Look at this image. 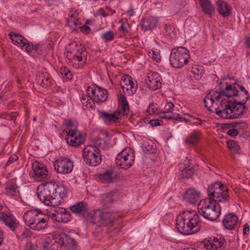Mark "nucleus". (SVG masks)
Instances as JSON below:
<instances>
[{"label":"nucleus","mask_w":250,"mask_h":250,"mask_svg":"<svg viewBox=\"0 0 250 250\" xmlns=\"http://www.w3.org/2000/svg\"><path fill=\"white\" fill-rule=\"evenodd\" d=\"M184 200L191 204H195L200 199V192L195 188L187 189L184 196Z\"/></svg>","instance_id":"23"},{"label":"nucleus","mask_w":250,"mask_h":250,"mask_svg":"<svg viewBox=\"0 0 250 250\" xmlns=\"http://www.w3.org/2000/svg\"><path fill=\"white\" fill-rule=\"evenodd\" d=\"M71 212L79 217H88L91 219L90 222L95 224L99 223L103 227L110 228L114 225L116 215L110 212L103 211L100 209L93 210L89 213L87 204L80 202L70 207Z\"/></svg>","instance_id":"2"},{"label":"nucleus","mask_w":250,"mask_h":250,"mask_svg":"<svg viewBox=\"0 0 250 250\" xmlns=\"http://www.w3.org/2000/svg\"><path fill=\"white\" fill-rule=\"evenodd\" d=\"M190 58L188 50L184 47L172 50L169 57L170 64L175 68H180L187 63Z\"/></svg>","instance_id":"7"},{"label":"nucleus","mask_w":250,"mask_h":250,"mask_svg":"<svg viewBox=\"0 0 250 250\" xmlns=\"http://www.w3.org/2000/svg\"><path fill=\"white\" fill-rule=\"evenodd\" d=\"M32 168L35 174L34 178L37 180L40 181L45 178L48 175L47 168L38 162L33 163Z\"/></svg>","instance_id":"19"},{"label":"nucleus","mask_w":250,"mask_h":250,"mask_svg":"<svg viewBox=\"0 0 250 250\" xmlns=\"http://www.w3.org/2000/svg\"><path fill=\"white\" fill-rule=\"evenodd\" d=\"M196 120H197V121L193 122L191 123V124L193 125H201L202 124V121L201 120H200L199 119H197Z\"/></svg>","instance_id":"64"},{"label":"nucleus","mask_w":250,"mask_h":250,"mask_svg":"<svg viewBox=\"0 0 250 250\" xmlns=\"http://www.w3.org/2000/svg\"><path fill=\"white\" fill-rule=\"evenodd\" d=\"M103 134L105 135L106 139H100L97 140L96 142V145L95 146L99 148H102L103 149H106L109 147V146L110 144L111 138L108 133L106 131L104 132Z\"/></svg>","instance_id":"34"},{"label":"nucleus","mask_w":250,"mask_h":250,"mask_svg":"<svg viewBox=\"0 0 250 250\" xmlns=\"http://www.w3.org/2000/svg\"><path fill=\"white\" fill-rule=\"evenodd\" d=\"M203 11L207 14L211 16L212 12L214 10V7L211 4L210 0H199Z\"/></svg>","instance_id":"35"},{"label":"nucleus","mask_w":250,"mask_h":250,"mask_svg":"<svg viewBox=\"0 0 250 250\" xmlns=\"http://www.w3.org/2000/svg\"><path fill=\"white\" fill-rule=\"evenodd\" d=\"M166 119H171L174 120H180V121H184L185 122H188V120H187L185 118L180 117L179 114H174L173 113H171L170 114L168 113V114L166 115Z\"/></svg>","instance_id":"43"},{"label":"nucleus","mask_w":250,"mask_h":250,"mask_svg":"<svg viewBox=\"0 0 250 250\" xmlns=\"http://www.w3.org/2000/svg\"><path fill=\"white\" fill-rule=\"evenodd\" d=\"M48 219V216L41 212L30 227L36 230L45 229L47 228Z\"/></svg>","instance_id":"16"},{"label":"nucleus","mask_w":250,"mask_h":250,"mask_svg":"<svg viewBox=\"0 0 250 250\" xmlns=\"http://www.w3.org/2000/svg\"><path fill=\"white\" fill-rule=\"evenodd\" d=\"M165 30L167 35L168 36L171 37L173 33V30L171 25L166 24L165 25Z\"/></svg>","instance_id":"53"},{"label":"nucleus","mask_w":250,"mask_h":250,"mask_svg":"<svg viewBox=\"0 0 250 250\" xmlns=\"http://www.w3.org/2000/svg\"><path fill=\"white\" fill-rule=\"evenodd\" d=\"M80 28L81 31L84 34H88L91 30L90 27L85 25L80 27Z\"/></svg>","instance_id":"58"},{"label":"nucleus","mask_w":250,"mask_h":250,"mask_svg":"<svg viewBox=\"0 0 250 250\" xmlns=\"http://www.w3.org/2000/svg\"><path fill=\"white\" fill-rule=\"evenodd\" d=\"M162 78L159 74L157 72H153L147 76L146 80V84L152 90H156L161 87Z\"/></svg>","instance_id":"14"},{"label":"nucleus","mask_w":250,"mask_h":250,"mask_svg":"<svg viewBox=\"0 0 250 250\" xmlns=\"http://www.w3.org/2000/svg\"><path fill=\"white\" fill-rule=\"evenodd\" d=\"M215 100H214V103H215ZM214 104V103H213ZM211 108H213L216 110V113L217 115L225 119H232L231 114H232V110L230 107V104L229 101L227 102L225 101L224 102L222 101L219 106L217 107L214 106L213 104V106L210 107V109L213 112V109Z\"/></svg>","instance_id":"12"},{"label":"nucleus","mask_w":250,"mask_h":250,"mask_svg":"<svg viewBox=\"0 0 250 250\" xmlns=\"http://www.w3.org/2000/svg\"><path fill=\"white\" fill-rule=\"evenodd\" d=\"M69 45L77 48L75 49L77 55L83 56V58L85 57L86 52L85 51V48L84 47L80 46L79 47H78V43L76 42H71L69 44Z\"/></svg>","instance_id":"41"},{"label":"nucleus","mask_w":250,"mask_h":250,"mask_svg":"<svg viewBox=\"0 0 250 250\" xmlns=\"http://www.w3.org/2000/svg\"><path fill=\"white\" fill-rule=\"evenodd\" d=\"M149 124L152 127H155L162 125L163 124V122L161 120L153 119L149 121Z\"/></svg>","instance_id":"51"},{"label":"nucleus","mask_w":250,"mask_h":250,"mask_svg":"<svg viewBox=\"0 0 250 250\" xmlns=\"http://www.w3.org/2000/svg\"><path fill=\"white\" fill-rule=\"evenodd\" d=\"M201 66H195L192 67L191 71L198 75H201L202 72V69Z\"/></svg>","instance_id":"56"},{"label":"nucleus","mask_w":250,"mask_h":250,"mask_svg":"<svg viewBox=\"0 0 250 250\" xmlns=\"http://www.w3.org/2000/svg\"><path fill=\"white\" fill-rule=\"evenodd\" d=\"M6 190L8 194L14 195L16 192L17 187L13 184H9L6 186Z\"/></svg>","instance_id":"47"},{"label":"nucleus","mask_w":250,"mask_h":250,"mask_svg":"<svg viewBox=\"0 0 250 250\" xmlns=\"http://www.w3.org/2000/svg\"><path fill=\"white\" fill-rule=\"evenodd\" d=\"M62 244L56 242L55 240V235L53 236L52 239V243L50 245V249L49 250H60L61 248Z\"/></svg>","instance_id":"46"},{"label":"nucleus","mask_w":250,"mask_h":250,"mask_svg":"<svg viewBox=\"0 0 250 250\" xmlns=\"http://www.w3.org/2000/svg\"><path fill=\"white\" fill-rule=\"evenodd\" d=\"M102 38L105 42L110 41L114 39V35L112 31H108L102 34Z\"/></svg>","instance_id":"44"},{"label":"nucleus","mask_w":250,"mask_h":250,"mask_svg":"<svg viewBox=\"0 0 250 250\" xmlns=\"http://www.w3.org/2000/svg\"><path fill=\"white\" fill-rule=\"evenodd\" d=\"M207 193L212 200H221L225 206H229V196L228 189L221 182H216L209 186Z\"/></svg>","instance_id":"6"},{"label":"nucleus","mask_w":250,"mask_h":250,"mask_svg":"<svg viewBox=\"0 0 250 250\" xmlns=\"http://www.w3.org/2000/svg\"><path fill=\"white\" fill-rule=\"evenodd\" d=\"M99 13L104 17H106L108 15V14L106 13L103 9H100L99 10Z\"/></svg>","instance_id":"61"},{"label":"nucleus","mask_w":250,"mask_h":250,"mask_svg":"<svg viewBox=\"0 0 250 250\" xmlns=\"http://www.w3.org/2000/svg\"><path fill=\"white\" fill-rule=\"evenodd\" d=\"M157 23V21L154 18H147L142 21L141 27L145 31L152 30L156 28Z\"/></svg>","instance_id":"31"},{"label":"nucleus","mask_w":250,"mask_h":250,"mask_svg":"<svg viewBox=\"0 0 250 250\" xmlns=\"http://www.w3.org/2000/svg\"><path fill=\"white\" fill-rule=\"evenodd\" d=\"M55 240H56V242H58L62 244V246H72L73 247V250L76 249L77 245L76 241L74 239L64 233H62L59 235H55Z\"/></svg>","instance_id":"20"},{"label":"nucleus","mask_w":250,"mask_h":250,"mask_svg":"<svg viewBox=\"0 0 250 250\" xmlns=\"http://www.w3.org/2000/svg\"><path fill=\"white\" fill-rule=\"evenodd\" d=\"M174 104L172 102L167 103L165 106V112L167 113H171L170 110L173 108Z\"/></svg>","instance_id":"55"},{"label":"nucleus","mask_w":250,"mask_h":250,"mask_svg":"<svg viewBox=\"0 0 250 250\" xmlns=\"http://www.w3.org/2000/svg\"><path fill=\"white\" fill-rule=\"evenodd\" d=\"M228 147L233 153H239L240 147L236 142L234 141H229L228 142Z\"/></svg>","instance_id":"42"},{"label":"nucleus","mask_w":250,"mask_h":250,"mask_svg":"<svg viewBox=\"0 0 250 250\" xmlns=\"http://www.w3.org/2000/svg\"><path fill=\"white\" fill-rule=\"evenodd\" d=\"M134 161V155L129 153L126 149L119 153L115 160L117 165L125 169L130 167L133 164Z\"/></svg>","instance_id":"10"},{"label":"nucleus","mask_w":250,"mask_h":250,"mask_svg":"<svg viewBox=\"0 0 250 250\" xmlns=\"http://www.w3.org/2000/svg\"><path fill=\"white\" fill-rule=\"evenodd\" d=\"M119 101L121 104V109L116 111L117 114L119 116L121 114L127 115L129 113V105L124 95H121L119 98Z\"/></svg>","instance_id":"30"},{"label":"nucleus","mask_w":250,"mask_h":250,"mask_svg":"<svg viewBox=\"0 0 250 250\" xmlns=\"http://www.w3.org/2000/svg\"><path fill=\"white\" fill-rule=\"evenodd\" d=\"M99 112L104 122L108 125L116 123L119 119L117 112L115 111L113 114L108 113L104 111H99Z\"/></svg>","instance_id":"26"},{"label":"nucleus","mask_w":250,"mask_h":250,"mask_svg":"<svg viewBox=\"0 0 250 250\" xmlns=\"http://www.w3.org/2000/svg\"><path fill=\"white\" fill-rule=\"evenodd\" d=\"M81 102L82 104L85 106H89L90 107H92L93 99L92 95L90 94H83L81 98Z\"/></svg>","instance_id":"40"},{"label":"nucleus","mask_w":250,"mask_h":250,"mask_svg":"<svg viewBox=\"0 0 250 250\" xmlns=\"http://www.w3.org/2000/svg\"><path fill=\"white\" fill-rule=\"evenodd\" d=\"M238 219V218L235 213H229L224 216L222 223L226 229L232 230L236 227Z\"/></svg>","instance_id":"21"},{"label":"nucleus","mask_w":250,"mask_h":250,"mask_svg":"<svg viewBox=\"0 0 250 250\" xmlns=\"http://www.w3.org/2000/svg\"><path fill=\"white\" fill-rule=\"evenodd\" d=\"M66 142L69 146H77L83 142V138L81 134L75 137H66Z\"/></svg>","instance_id":"36"},{"label":"nucleus","mask_w":250,"mask_h":250,"mask_svg":"<svg viewBox=\"0 0 250 250\" xmlns=\"http://www.w3.org/2000/svg\"><path fill=\"white\" fill-rule=\"evenodd\" d=\"M32 235V232L31 231L26 228L22 229L21 232V236L25 238L31 237Z\"/></svg>","instance_id":"54"},{"label":"nucleus","mask_w":250,"mask_h":250,"mask_svg":"<svg viewBox=\"0 0 250 250\" xmlns=\"http://www.w3.org/2000/svg\"><path fill=\"white\" fill-rule=\"evenodd\" d=\"M62 75H63L65 76L66 79L68 80H70L72 78V75L71 72L66 68H64V69L62 70L61 72Z\"/></svg>","instance_id":"50"},{"label":"nucleus","mask_w":250,"mask_h":250,"mask_svg":"<svg viewBox=\"0 0 250 250\" xmlns=\"http://www.w3.org/2000/svg\"><path fill=\"white\" fill-rule=\"evenodd\" d=\"M67 58L75 64L77 67V64H79L80 62H83V56L77 55L75 50L73 49L69 48L67 52V55H66Z\"/></svg>","instance_id":"32"},{"label":"nucleus","mask_w":250,"mask_h":250,"mask_svg":"<svg viewBox=\"0 0 250 250\" xmlns=\"http://www.w3.org/2000/svg\"><path fill=\"white\" fill-rule=\"evenodd\" d=\"M250 227L249 226H247V227H245L244 229H243V234L244 235H246L247 234H248L249 231H250Z\"/></svg>","instance_id":"63"},{"label":"nucleus","mask_w":250,"mask_h":250,"mask_svg":"<svg viewBox=\"0 0 250 250\" xmlns=\"http://www.w3.org/2000/svg\"><path fill=\"white\" fill-rule=\"evenodd\" d=\"M122 82L121 83V85L124 90L128 91V93L131 95L134 94L136 90L137 85L135 84L133 81V79L128 75H125L122 78Z\"/></svg>","instance_id":"18"},{"label":"nucleus","mask_w":250,"mask_h":250,"mask_svg":"<svg viewBox=\"0 0 250 250\" xmlns=\"http://www.w3.org/2000/svg\"><path fill=\"white\" fill-rule=\"evenodd\" d=\"M36 80L38 83H40L41 85H42L44 87H48L51 86L52 84V79L48 75H45L42 73H39L37 76Z\"/></svg>","instance_id":"29"},{"label":"nucleus","mask_w":250,"mask_h":250,"mask_svg":"<svg viewBox=\"0 0 250 250\" xmlns=\"http://www.w3.org/2000/svg\"><path fill=\"white\" fill-rule=\"evenodd\" d=\"M49 216L53 220L58 222H67L69 221V213L63 208H58L54 209Z\"/></svg>","instance_id":"15"},{"label":"nucleus","mask_w":250,"mask_h":250,"mask_svg":"<svg viewBox=\"0 0 250 250\" xmlns=\"http://www.w3.org/2000/svg\"><path fill=\"white\" fill-rule=\"evenodd\" d=\"M65 133L67 134V137H70L71 138V137H75L80 134L78 133V130L77 129L73 128H69L68 130H65Z\"/></svg>","instance_id":"48"},{"label":"nucleus","mask_w":250,"mask_h":250,"mask_svg":"<svg viewBox=\"0 0 250 250\" xmlns=\"http://www.w3.org/2000/svg\"><path fill=\"white\" fill-rule=\"evenodd\" d=\"M52 243V239H49L48 240L43 243V248L45 250H49L50 249V245Z\"/></svg>","instance_id":"57"},{"label":"nucleus","mask_w":250,"mask_h":250,"mask_svg":"<svg viewBox=\"0 0 250 250\" xmlns=\"http://www.w3.org/2000/svg\"><path fill=\"white\" fill-rule=\"evenodd\" d=\"M83 158L85 163L92 167L99 166L102 158L100 148L95 146H87L83 150Z\"/></svg>","instance_id":"8"},{"label":"nucleus","mask_w":250,"mask_h":250,"mask_svg":"<svg viewBox=\"0 0 250 250\" xmlns=\"http://www.w3.org/2000/svg\"><path fill=\"white\" fill-rule=\"evenodd\" d=\"M9 35L13 43L20 45L22 49L25 50L28 41L24 37L16 33H11Z\"/></svg>","instance_id":"27"},{"label":"nucleus","mask_w":250,"mask_h":250,"mask_svg":"<svg viewBox=\"0 0 250 250\" xmlns=\"http://www.w3.org/2000/svg\"><path fill=\"white\" fill-rule=\"evenodd\" d=\"M176 222L177 230L184 235L195 233L199 229V216L194 210L182 211L177 217Z\"/></svg>","instance_id":"4"},{"label":"nucleus","mask_w":250,"mask_h":250,"mask_svg":"<svg viewBox=\"0 0 250 250\" xmlns=\"http://www.w3.org/2000/svg\"><path fill=\"white\" fill-rule=\"evenodd\" d=\"M113 194V192H109L102 195L100 203L104 207H107L112 203Z\"/></svg>","instance_id":"38"},{"label":"nucleus","mask_w":250,"mask_h":250,"mask_svg":"<svg viewBox=\"0 0 250 250\" xmlns=\"http://www.w3.org/2000/svg\"><path fill=\"white\" fill-rule=\"evenodd\" d=\"M228 207L222 203L221 200H212L208 197L200 201L198 205V210L205 219L214 221L220 215L222 208Z\"/></svg>","instance_id":"5"},{"label":"nucleus","mask_w":250,"mask_h":250,"mask_svg":"<svg viewBox=\"0 0 250 250\" xmlns=\"http://www.w3.org/2000/svg\"><path fill=\"white\" fill-rule=\"evenodd\" d=\"M225 89V90H222L219 93L215 91L212 93L210 92L206 95L204 99V102L205 107L208 110L212 111L210 107L213 106L214 100L219 101L222 96L228 98L234 97L233 101L239 103H246L250 98L248 90L244 86L237 83H235L233 85L227 84Z\"/></svg>","instance_id":"3"},{"label":"nucleus","mask_w":250,"mask_h":250,"mask_svg":"<svg viewBox=\"0 0 250 250\" xmlns=\"http://www.w3.org/2000/svg\"><path fill=\"white\" fill-rule=\"evenodd\" d=\"M157 110L158 108L156 107V104L151 103L148 105V108L146 110V112H148L149 114H152L155 113Z\"/></svg>","instance_id":"49"},{"label":"nucleus","mask_w":250,"mask_h":250,"mask_svg":"<svg viewBox=\"0 0 250 250\" xmlns=\"http://www.w3.org/2000/svg\"><path fill=\"white\" fill-rule=\"evenodd\" d=\"M187 160L185 161V167L181 171V176L182 178H191L194 173V169L193 167H190L189 159L186 158Z\"/></svg>","instance_id":"33"},{"label":"nucleus","mask_w":250,"mask_h":250,"mask_svg":"<svg viewBox=\"0 0 250 250\" xmlns=\"http://www.w3.org/2000/svg\"><path fill=\"white\" fill-rule=\"evenodd\" d=\"M37 194L40 201L45 205L57 206L66 197L67 191L63 185L51 181L39 186L37 189Z\"/></svg>","instance_id":"1"},{"label":"nucleus","mask_w":250,"mask_h":250,"mask_svg":"<svg viewBox=\"0 0 250 250\" xmlns=\"http://www.w3.org/2000/svg\"><path fill=\"white\" fill-rule=\"evenodd\" d=\"M87 92L88 94H91L93 102L97 103L104 102L108 98L107 91L96 85L88 86Z\"/></svg>","instance_id":"9"},{"label":"nucleus","mask_w":250,"mask_h":250,"mask_svg":"<svg viewBox=\"0 0 250 250\" xmlns=\"http://www.w3.org/2000/svg\"><path fill=\"white\" fill-rule=\"evenodd\" d=\"M201 136V132L200 131L196 130H194L191 133L190 137L187 138L186 142L187 144L189 145H195L198 142Z\"/></svg>","instance_id":"37"},{"label":"nucleus","mask_w":250,"mask_h":250,"mask_svg":"<svg viewBox=\"0 0 250 250\" xmlns=\"http://www.w3.org/2000/svg\"><path fill=\"white\" fill-rule=\"evenodd\" d=\"M18 160V157L16 155H12L8 160V161L6 164L7 165H9L13 162L16 161Z\"/></svg>","instance_id":"60"},{"label":"nucleus","mask_w":250,"mask_h":250,"mask_svg":"<svg viewBox=\"0 0 250 250\" xmlns=\"http://www.w3.org/2000/svg\"><path fill=\"white\" fill-rule=\"evenodd\" d=\"M0 220L2 221L13 231L18 227V223L11 213L0 212Z\"/></svg>","instance_id":"22"},{"label":"nucleus","mask_w":250,"mask_h":250,"mask_svg":"<svg viewBox=\"0 0 250 250\" xmlns=\"http://www.w3.org/2000/svg\"><path fill=\"white\" fill-rule=\"evenodd\" d=\"M115 168L114 166H111L109 169H108L104 173L100 175V177L108 182H111L113 178V172Z\"/></svg>","instance_id":"39"},{"label":"nucleus","mask_w":250,"mask_h":250,"mask_svg":"<svg viewBox=\"0 0 250 250\" xmlns=\"http://www.w3.org/2000/svg\"><path fill=\"white\" fill-rule=\"evenodd\" d=\"M55 170L59 173L68 174L72 172L73 168V163L68 158L62 157L55 161L54 165Z\"/></svg>","instance_id":"11"},{"label":"nucleus","mask_w":250,"mask_h":250,"mask_svg":"<svg viewBox=\"0 0 250 250\" xmlns=\"http://www.w3.org/2000/svg\"><path fill=\"white\" fill-rule=\"evenodd\" d=\"M79 14L78 12L75 11H70L68 14V18L67 20V24L69 27L73 28L76 30L75 27L81 24V22L79 20Z\"/></svg>","instance_id":"25"},{"label":"nucleus","mask_w":250,"mask_h":250,"mask_svg":"<svg viewBox=\"0 0 250 250\" xmlns=\"http://www.w3.org/2000/svg\"><path fill=\"white\" fill-rule=\"evenodd\" d=\"M72 124L73 123L71 120H68L66 123V125L67 126V128L65 130H68L69 128H72Z\"/></svg>","instance_id":"62"},{"label":"nucleus","mask_w":250,"mask_h":250,"mask_svg":"<svg viewBox=\"0 0 250 250\" xmlns=\"http://www.w3.org/2000/svg\"><path fill=\"white\" fill-rule=\"evenodd\" d=\"M238 133V131L237 129L232 128L229 129L227 132V134L230 136L233 137L236 136Z\"/></svg>","instance_id":"59"},{"label":"nucleus","mask_w":250,"mask_h":250,"mask_svg":"<svg viewBox=\"0 0 250 250\" xmlns=\"http://www.w3.org/2000/svg\"><path fill=\"white\" fill-rule=\"evenodd\" d=\"M119 22L122 23V24L119 29V32L122 34H126L128 33V30L127 26L124 25L122 20L120 21Z\"/></svg>","instance_id":"52"},{"label":"nucleus","mask_w":250,"mask_h":250,"mask_svg":"<svg viewBox=\"0 0 250 250\" xmlns=\"http://www.w3.org/2000/svg\"><path fill=\"white\" fill-rule=\"evenodd\" d=\"M33 50L36 51L41 50L40 45L38 44L33 45L28 42L27 45L25 46V50L28 52H30Z\"/></svg>","instance_id":"45"},{"label":"nucleus","mask_w":250,"mask_h":250,"mask_svg":"<svg viewBox=\"0 0 250 250\" xmlns=\"http://www.w3.org/2000/svg\"><path fill=\"white\" fill-rule=\"evenodd\" d=\"M40 213L39 210H30L26 211L23 215V219L26 225L30 227Z\"/></svg>","instance_id":"28"},{"label":"nucleus","mask_w":250,"mask_h":250,"mask_svg":"<svg viewBox=\"0 0 250 250\" xmlns=\"http://www.w3.org/2000/svg\"><path fill=\"white\" fill-rule=\"evenodd\" d=\"M225 240L223 238L208 237L204 240V246L208 249L217 250L223 246Z\"/></svg>","instance_id":"17"},{"label":"nucleus","mask_w":250,"mask_h":250,"mask_svg":"<svg viewBox=\"0 0 250 250\" xmlns=\"http://www.w3.org/2000/svg\"><path fill=\"white\" fill-rule=\"evenodd\" d=\"M229 102L232 110V119L239 118L240 116L245 114L248 110V108L245 105L246 103H245L235 102V101L232 102L231 100H229Z\"/></svg>","instance_id":"13"},{"label":"nucleus","mask_w":250,"mask_h":250,"mask_svg":"<svg viewBox=\"0 0 250 250\" xmlns=\"http://www.w3.org/2000/svg\"><path fill=\"white\" fill-rule=\"evenodd\" d=\"M218 12L224 17H228L231 14V7L226 2L222 0L217 1Z\"/></svg>","instance_id":"24"}]
</instances>
